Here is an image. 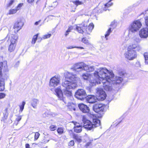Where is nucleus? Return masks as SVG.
I'll list each match as a JSON object with an SVG mask.
<instances>
[{"label":"nucleus","mask_w":148,"mask_h":148,"mask_svg":"<svg viewBox=\"0 0 148 148\" xmlns=\"http://www.w3.org/2000/svg\"><path fill=\"white\" fill-rule=\"evenodd\" d=\"M93 75L94 77L102 81L103 87L107 91L112 90V84H119L122 80V78L114 77L112 72L106 68H99L97 71L94 72Z\"/></svg>","instance_id":"obj_1"},{"label":"nucleus","mask_w":148,"mask_h":148,"mask_svg":"<svg viewBox=\"0 0 148 148\" xmlns=\"http://www.w3.org/2000/svg\"><path fill=\"white\" fill-rule=\"evenodd\" d=\"M65 79L62 83V86L64 87V93L67 96L71 95V89H74L77 86V83L80 81L79 78L75 74L68 72L65 75Z\"/></svg>","instance_id":"obj_2"},{"label":"nucleus","mask_w":148,"mask_h":148,"mask_svg":"<svg viewBox=\"0 0 148 148\" xmlns=\"http://www.w3.org/2000/svg\"><path fill=\"white\" fill-rule=\"evenodd\" d=\"M73 69L75 71L77 72L81 71L84 70L87 72H91L95 70L94 66H89L82 62L74 64Z\"/></svg>","instance_id":"obj_3"},{"label":"nucleus","mask_w":148,"mask_h":148,"mask_svg":"<svg viewBox=\"0 0 148 148\" xmlns=\"http://www.w3.org/2000/svg\"><path fill=\"white\" fill-rule=\"evenodd\" d=\"M88 23L84 22L78 25L76 27V30L80 33H86L89 34L94 28V25L92 23H91L87 26Z\"/></svg>","instance_id":"obj_4"},{"label":"nucleus","mask_w":148,"mask_h":148,"mask_svg":"<svg viewBox=\"0 0 148 148\" xmlns=\"http://www.w3.org/2000/svg\"><path fill=\"white\" fill-rule=\"evenodd\" d=\"M84 122V128L88 130H90L97 126L99 125L100 121L97 119H93V123L90 121L86 120L84 117L83 119Z\"/></svg>","instance_id":"obj_5"},{"label":"nucleus","mask_w":148,"mask_h":148,"mask_svg":"<svg viewBox=\"0 0 148 148\" xmlns=\"http://www.w3.org/2000/svg\"><path fill=\"white\" fill-rule=\"evenodd\" d=\"M141 26V23L140 21H134L130 24L129 27V30L132 32H137Z\"/></svg>","instance_id":"obj_6"},{"label":"nucleus","mask_w":148,"mask_h":148,"mask_svg":"<svg viewBox=\"0 0 148 148\" xmlns=\"http://www.w3.org/2000/svg\"><path fill=\"white\" fill-rule=\"evenodd\" d=\"M125 57L129 60H132L136 57V50L127 49V51L125 54Z\"/></svg>","instance_id":"obj_7"},{"label":"nucleus","mask_w":148,"mask_h":148,"mask_svg":"<svg viewBox=\"0 0 148 148\" xmlns=\"http://www.w3.org/2000/svg\"><path fill=\"white\" fill-rule=\"evenodd\" d=\"M75 96L77 99L83 100L86 98V94L84 90L79 89L76 92Z\"/></svg>","instance_id":"obj_8"},{"label":"nucleus","mask_w":148,"mask_h":148,"mask_svg":"<svg viewBox=\"0 0 148 148\" xmlns=\"http://www.w3.org/2000/svg\"><path fill=\"white\" fill-rule=\"evenodd\" d=\"M97 99L101 100H104L106 98V95L101 88H97L96 89Z\"/></svg>","instance_id":"obj_9"},{"label":"nucleus","mask_w":148,"mask_h":148,"mask_svg":"<svg viewBox=\"0 0 148 148\" xmlns=\"http://www.w3.org/2000/svg\"><path fill=\"white\" fill-rule=\"evenodd\" d=\"M60 80V77L59 76L52 77L50 80L49 86L51 87H55L58 85Z\"/></svg>","instance_id":"obj_10"},{"label":"nucleus","mask_w":148,"mask_h":148,"mask_svg":"<svg viewBox=\"0 0 148 148\" xmlns=\"http://www.w3.org/2000/svg\"><path fill=\"white\" fill-rule=\"evenodd\" d=\"M3 69L4 71L6 72L8 71L7 66V62L4 61L0 63V78L5 77L3 75L2 70Z\"/></svg>","instance_id":"obj_11"},{"label":"nucleus","mask_w":148,"mask_h":148,"mask_svg":"<svg viewBox=\"0 0 148 148\" xmlns=\"http://www.w3.org/2000/svg\"><path fill=\"white\" fill-rule=\"evenodd\" d=\"M88 81L89 82V85L90 86H92L96 85L97 84H101L102 81L99 80V78H97L95 77L91 76L89 79Z\"/></svg>","instance_id":"obj_12"},{"label":"nucleus","mask_w":148,"mask_h":148,"mask_svg":"<svg viewBox=\"0 0 148 148\" xmlns=\"http://www.w3.org/2000/svg\"><path fill=\"white\" fill-rule=\"evenodd\" d=\"M61 88V86H59L56 88L55 89V94L60 100L63 101L66 103L64 101V98L63 97V93Z\"/></svg>","instance_id":"obj_13"},{"label":"nucleus","mask_w":148,"mask_h":148,"mask_svg":"<svg viewBox=\"0 0 148 148\" xmlns=\"http://www.w3.org/2000/svg\"><path fill=\"white\" fill-rule=\"evenodd\" d=\"M139 35L141 38H146L148 36V27L143 28L139 32Z\"/></svg>","instance_id":"obj_14"},{"label":"nucleus","mask_w":148,"mask_h":148,"mask_svg":"<svg viewBox=\"0 0 148 148\" xmlns=\"http://www.w3.org/2000/svg\"><path fill=\"white\" fill-rule=\"evenodd\" d=\"M73 138L79 143H80L82 142L83 138V139L84 141V142H86L87 140L89 138L86 134V135L83 137L78 136L77 135L74 134L73 135Z\"/></svg>","instance_id":"obj_15"},{"label":"nucleus","mask_w":148,"mask_h":148,"mask_svg":"<svg viewBox=\"0 0 148 148\" xmlns=\"http://www.w3.org/2000/svg\"><path fill=\"white\" fill-rule=\"evenodd\" d=\"M93 110L96 112L98 113L100 111H103L104 107L102 104H96L93 106Z\"/></svg>","instance_id":"obj_16"},{"label":"nucleus","mask_w":148,"mask_h":148,"mask_svg":"<svg viewBox=\"0 0 148 148\" xmlns=\"http://www.w3.org/2000/svg\"><path fill=\"white\" fill-rule=\"evenodd\" d=\"M8 38V41H10L11 44H16V42L18 38V37L16 35H11L9 36L8 35L5 38V39H7Z\"/></svg>","instance_id":"obj_17"},{"label":"nucleus","mask_w":148,"mask_h":148,"mask_svg":"<svg viewBox=\"0 0 148 148\" xmlns=\"http://www.w3.org/2000/svg\"><path fill=\"white\" fill-rule=\"evenodd\" d=\"M79 107L80 110L84 113H87L89 111V108L86 105L83 103L79 104Z\"/></svg>","instance_id":"obj_18"},{"label":"nucleus","mask_w":148,"mask_h":148,"mask_svg":"<svg viewBox=\"0 0 148 148\" xmlns=\"http://www.w3.org/2000/svg\"><path fill=\"white\" fill-rule=\"evenodd\" d=\"M6 77L1 78H0V91H3L5 89V82L7 80Z\"/></svg>","instance_id":"obj_19"},{"label":"nucleus","mask_w":148,"mask_h":148,"mask_svg":"<svg viewBox=\"0 0 148 148\" xmlns=\"http://www.w3.org/2000/svg\"><path fill=\"white\" fill-rule=\"evenodd\" d=\"M127 49L131 50H134L136 49V50L139 51L141 50V47L138 44H133L130 45Z\"/></svg>","instance_id":"obj_20"},{"label":"nucleus","mask_w":148,"mask_h":148,"mask_svg":"<svg viewBox=\"0 0 148 148\" xmlns=\"http://www.w3.org/2000/svg\"><path fill=\"white\" fill-rule=\"evenodd\" d=\"M23 25V23L21 21L17 22L15 23L14 28L17 32H18L21 28Z\"/></svg>","instance_id":"obj_21"},{"label":"nucleus","mask_w":148,"mask_h":148,"mask_svg":"<svg viewBox=\"0 0 148 148\" xmlns=\"http://www.w3.org/2000/svg\"><path fill=\"white\" fill-rule=\"evenodd\" d=\"M39 100L37 99L34 98L32 99L31 105L32 107L34 108H36L37 105L39 103Z\"/></svg>","instance_id":"obj_22"},{"label":"nucleus","mask_w":148,"mask_h":148,"mask_svg":"<svg viewBox=\"0 0 148 148\" xmlns=\"http://www.w3.org/2000/svg\"><path fill=\"white\" fill-rule=\"evenodd\" d=\"M87 100L90 103H93L96 101V98L93 96H89L87 97Z\"/></svg>","instance_id":"obj_23"},{"label":"nucleus","mask_w":148,"mask_h":148,"mask_svg":"<svg viewBox=\"0 0 148 148\" xmlns=\"http://www.w3.org/2000/svg\"><path fill=\"white\" fill-rule=\"evenodd\" d=\"M16 44H11L10 45L8 48V51L10 52L14 51L15 49Z\"/></svg>","instance_id":"obj_24"},{"label":"nucleus","mask_w":148,"mask_h":148,"mask_svg":"<svg viewBox=\"0 0 148 148\" xmlns=\"http://www.w3.org/2000/svg\"><path fill=\"white\" fill-rule=\"evenodd\" d=\"M92 76V75L89 73H86L83 75L82 77L85 80H87L88 81L89 79Z\"/></svg>","instance_id":"obj_25"},{"label":"nucleus","mask_w":148,"mask_h":148,"mask_svg":"<svg viewBox=\"0 0 148 148\" xmlns=\"http://www.w3.org/2000/svg\"><path fill=\"white\" fill-rule=\"evenodd\" d=\"M17 12V11L15 8L11 9L9 10V12L7 14V15L13 14L16 13Z\"/></svg>","instance_id":"obj_26"},{"label":"nucleus","mask_w":148,"mask_h":148,"mask_svg":"<svg viewBox=\"0 0 148 148\" xmlns=\"http://www.w3.org/2000/svg\"><path fill=\"white\" fill-rule=\"evenodd\" d=\"M38 35V34L33 36L32 41L31 42V43L32 44L34 45L35 44L36 41L37 39Z\"/></svg>","instance_id":"obj_27"},{"label":"nucleus","mask_w":148,"mask_h":148,"mask_svg":"<svg viewBox=\"0 0 148 148\" xmlns=\"http://www.w3.org/2000/svg\"><path fill=\"white\" fill-rule=\"evenodd\" d=\"M82 42L84 44L88 45H90L91 44L89 41L86 38H84L82 39Z\"/></svg>","instance_id":"obj_28"},{"label":"nucleus","mask_w":148,"mask_h":148,"mask_svg":"<svg viewBox=\"0 0 148 148\" xmlns=\"http://www.w3.org/2000/svg\"><path fill=\"white\" fill-rule=\"evenodd\" d=\"M112 32L111 30V28H109L108 31L106 32V34H105V38H106V40L108 39V37L110 33Z\"/></svg>","instance_id":"obj_29"},{"label":"nucleus","mask_w":148,"mask_h":148,"mask_svg":"<svg viewBox=\"0 0 148 148\" xmlns=\"http://www.w3.org/2000/svg\"><path fill=\"white\" fill-rule=\"evenodd\" d=\"M25 102L24 101H23L22 102V104L21 105L19 106L20 107V110H19V112L20 113H21L22 112L24 108V106H25Z\"/></svg>","instance_id":"obj_30"},{"label":"nucleus","mask_w":148,"mask_h":148,"mask_svg":"<svg viewBox=\"0 0 148 148\" xmlns=\"http://www.w3.org/2000/svg\"><path fill=\"white\" fill-rule=\"evenodd\" d=\"M93 140H90L89 141L87 142L84 146L85 148H87L89 146L92 145Z\"/></svg>","instance_id":"obj_31"},{"label":"nucleus","mask_w":148,"mask_h":148,"mask_svg":"<svg viewBox=\"0 0 148 148\" xmlns=\"http://www.w3.org/2000/svg\"><path fill=\"white\" fill-rule=\"evenodd\" d=\"M82 127H74V131L77 133H80L82 131Z\"/></svg>","instance_id":"obj_32"},{"label":"nucleus","mask_w":148,"mask_h":148,"mask_svg":"<svg viewBox=\"0 0 148 148\" xmlns=\"http://www.w3.org/2000/svg\"><path fill=\"white\" fill-rule=\"evenodd\" d=\"M134 41L137 43H139L141 41V39L138 36H135L133 38Z\"/></svg>","instance_id":"obj_33"},{"label":"nucleus","mask_w":148,"mask_h":148,"mask_svg":"<svg viewBox=\"0 0 148 148\" xmlns=\"http://www.w3.org/2000/svg\"><path fill=\"white\" fill-rule=\"evenodd\" d=\"M3 113L4 118L6 119L8 115V109L7 108H6L3 111Z\"/></svg>","instance_id":"obj_34"},{"label":"nucleus","mask_w":148,"mask_h":148,"mask_svg":"<svg viewBox=\"0 0 148 148\" xmlns=\"http://www.w3.org/2000/svg\"><path fill=\"white\" fill-rule=\"evenodd\" d=\"M73 3L76 6H77L79 5H81L83 4L82 2L79 1V0H76L75 1H74Z\"/></svg>","instance_id":"obj_35"},{"label":"nucleus","mask_w":148,"mask_h":148,"mask_svg":"<svg viewBox=\"0 0 148 148\" xmlns=\"http://www.w3.org/2000/svg\"><path fill=\"white\" fill-rule=\"evenodd\" d=\"M73 29V27L72 26H70L69 27L67 30L66 31L65 35L66 36L69 34V32H71V31Z\"/></svg>","instance_id":"obj_36"},{"label":"nucleus","mask_w":148,"mask_h":148,"mask_svg":"<svg viewBox=\"0 0 148 148\" xmlns=\"http://www.w3.org/2000/svg\"><path fill=\"white\" fill-rule=\"evenodd\" d=\"M66 48L68 49H71L74 48H77L78 49H84V48L81 47H73L72 46H69L66 47Z\"/></svg>","instance_id":"obj_37"},{"label":"nucleus","mask_w":148,"mask_h":148,"mask_svg":"<svg viewBox=\"0 0 148 148\" xmlns=\"http://www.w3.org/2000/svg\"><path fill=\"white\" fill-rule=\"evenodd\" d=\"M51 34L44 35L43 36L42 38H40L41 40H42V39H44L49 38L51 36Z\"/></svg>","instance_id":"obj_38"},{"label":"nucleus","mask_w":148,"mask_h":148,"mask_svg":"<svg viewBox=\"0 0 148 148\" xmlns=\"http://www.w3.org/2000/svg\"><path fill=\"white\" fill-rule=\"evenodd\" d=\"M144 56L145 58V63L148 64V53H145Z\"/></svg>","instance_id":"obj_39"},{"label":"nucleus","mask_w":148,"mask_h":148,"mask_svg":"<svg viewBox=\"0 0 148 148\" xmlns=\"http://www.w3.org/2000/svg\"><path fill=\"white\" fill-rule=\"evenodd\" d=\"M56 125H51L49 127V129L51 131H53L56 130Z\"/></svg>","instance_id":"obj_40"},{"label":"nucleus","mask_w":148,"mask_h":148,"mask_svg":"<svg viewBox=\"0 0 148 148\" xmlns=\"http://www.w3.org/2000/svg\"><path fill=\"white\" fill-rule=\"evenodd\" d=\"M14 2V0H11L7 4V6L8 7H9L11 6Z\"/></svg>","instance_id":"obj_41"},{"label":"nucleus","mask_w":148,"mask_h":148,"mask_svg":"<svg viewBox=\"0 0 148 148\" xmlns=\"http://www.w3.org/2000/svg\"><path fill=\"white\" fill-rule=\"evenodd\" d=\"M72 122H73V124L75 125V126L74 127H82V125H80L79 123H77V122L73 121H72Z\"/></svg>","instance_id":"obj_42"},{"label":"nucleus","mask_w":148,"mask_h":148,"mask_svg":"<svg viewBox=\"0 0 148 148\" xmlns=\"http://www.w3.org/2000/svg\"><path fill=\"white\" fill-rule=\"evenodd\" d=\"M57 132L59 134H62L63 132V130L62 127H59L57 130Z\"/></svg>","instance_id":"obj_43"},{"label":"nucleus","mask_w":148,"mask_h":148,"mask_svg":"<svg viewBox=\"0 0 148 148\" xmlns=\"http://www.w3.org/2000/svg\"><path fill=\"white\" fill-rule=\"evenodd\" d=\"M23 5V3H20L15 8V9L17 11L18 10H19L20 9L21 7H22V5Z\"/></svg>","instance_id":"obj_44"},{"label":"nucleus","mask_w":148,"mask_h":148,"mask_svg":"<svg viewBox=\"0 0 148 148\" xmlns=\"http://www.w3.org/2000/svg\"><path fill=\"white\" fill-rule=\"evenodd\" d=\"M40 135V134L38 132H36L35 135L34 139L37 140L38 138Z\"/></svg>","instance_id":"obj_45"},{"label":"nucleus","mask_w":148,"mask_h":148,"mask_svg":"<svg viewBox=\"0 0 148 148\" xmlns=\"http://www.w3.org/2000/svg\"><path fill=\"white\" fill-rule=\"evenodd\" d=\"M6 95L5 94L1 92L0 93V99H3L5 97Z\"/></svg>","instance_id":"obj_46"},{"label":"nucleus","mask_w":148,"mask_h":148,"mask_svg":"<svg viewBox=\"0 0 148 148\" xmlns=\"http://www.w3.org/2000/svg\"><path fill=\"white\" fill-rule=\"evenodd\" d=\"M74 142L73 140H71L69 143V145L70 146H72L74 145Z\"/></svg>","instance_id":"obj_47"},{"label":"nucleus","mask_w":148,"mask_h":148,"mask_svg":"<svg viewBox=\"0 0 148 148\" xmlns=\"http://www.w3.org/2000/svg\"><path fill=\"white\" fill-rule=\"evenodd\" d=\"M58 4V2L56 1L53 2L52 5V7L54 8H55Z\"/></svg>","instance_id":"obj_48"},{"label":"nucleus","mask_w":148,"mask_h":148,"mask_svg":"<svg viewBox=\"0 0 148 148\" xmlns=\"http://www.w3.org/2000/svg\"><path fill=\"white\" fill-rule=\"evenodd\" d=\"M21 119V116H18V117L16 118V121H17L18 122L19 121H20Z\"/></svg>","instance_id":"obj_49"},{"label":"nucleus","mask_w":148,"mask_h":148,"mask_svg":"<svg viewBox=\"0 0 148 148\" xmlns=\"http://www.w3.org/2000/svg\"><path fill=\"white\" fill-rule=\"evenodd\" d=\"M40 21H41V20H39V21H37V22H36L34 23V25H38L39 24V23H40Z\"/></svg>","instance_id":"obj_50"},{"label":"nucleus","mask_w":148,"mask_h":148,"mask_svg":"<svg viewBox=\"0 0 148 148\" xmlns=\"http://www.w3.org/2000/svg\"><path fill=\"white\" fill-rule=\"evenodd\" d=\"M34 0H27V1L29 3H31L34 1Z\"/></svg>","instance_id":"obj_51"},{"label":"nucleus","mask_w":148,"mask_h":148,"mask_svg":"<svg viewBox=\"0 0 148 148\" xmlns=\"http://www.w3.org/2000/svg\"><path fill=\"white\" fill-rule=\"evenodd\" d=\"M136 65L137 66H140V63L139 62H137L136 63Z\"/></svg>","instance_id":"obj_52"},{"label":"nucleus","mask_w":148,"mask_h":148,"mask_svg":"<svg viewBox=\"0 0 148 148\" xmlns=\"http://www.w3.org/2000/svg\"><path fill=\"white\" fill-rule=\"evenodd\" d=\"M18 122H17V123H15V125H18Z\"/></svg>","instance_id":"obj_53"}]
</instances>
